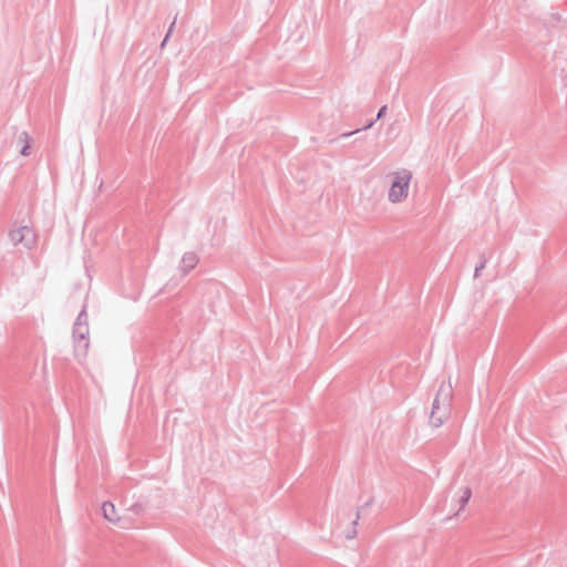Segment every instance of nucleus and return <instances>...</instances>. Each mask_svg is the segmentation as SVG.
Here are the masks:
<instances>
[{
    "label": "nucleus",
    "instance_id": "1",
    "mask_svg": "<svg viewBox=\"0 0 567 567\" xmlns=\"http://www.w3.org/2000/svg\"><path fill=\"white\" fill-rule=\"evenodd\" d=\"M412 173L409 169H398L389 175V200L401 203L408 198Z\"/></svg>",
    "mask_w": 567,
    "mask_h": 567
},
{
    "label": "nucleus",
    "instance_id": "2",
    "mask_svg": "<svg viewBox=\"0 0 567 567\" xmlns=\"http://www.w3.org/2000/svg\"><path fill=\"white\" fill-rule=\"evenodd\" d=\"M9 239L16 247L32 250L38 244V233L33 227L21 225L10 230Z\"/></svg>",
    "mask_w": 567,
    "mask_h": 567
},
{
    "label": "nucleus",
    "instance_id": "3",
    "mask_svg": "<svg viewBox=\"0 0 567 567\" xmlns=\"http://www.w3.org/2000/svg\"><path fill=\"white\" fill-rule=\"evenodd\" d=\"M472 497V491L468 486H461L458 487L453 495L451 496L449 501V512L456 516L462 511H464L465 506L467 505L468 501Z\"/></svg>",
    "mask_w": 567,
    "mask_h": 567
},
{
    "label": "nucleus",
    "instance_id": "4",
    "mask_svg": "<svg viewBox=\"0 0 567 567\" xmlns=\"http://www.w3.org/2000/svg\"><path fill=\"white\" fill-rule=\"evenodd\" d=\"M441 399H443V403L449 399V391L443 386L439 389L437 395L433 402L432 413L430 416V421L433 426H440L444 421V415L440 413Z\"/></svg>",
    "mask_w": 567,
    "mask_h": 567
},
{
    "label": "nucleus",
    "instance_id": "5",
    "mask_svg": "<svg viewBox=\"0 0 567 567\" xmlns=\"http://www.w3.org/2000/svg\"><path fill=\"white\" fill-rule=\"evenodd\" d=\"M102 512L105 519L114 525H118L121 523V515L118 514L115 505L111 502H105L102 505Z\"/></svg>",
    "mask_w": 567,
    "mask_h": 567
},
{
    "label": "nucleus",
    "instance_id": "6",
    "mask_svg": "<svg viewBox=\"0 0 567 567\" xmlns=\"http://www.w3.org/2000/svg\"><path fill=\"white\" fill-rule=\"evenodd\" d=\"M182 262L185 267V270L188 271V270L195 268V266L198 262V258L195 254L187 252L183 256Z\"/></svg>",
    "mask_w": 567,
    "mask_h": 567
},
{
    "label": "nucleus",
    "instance_id": "7",
    "mask_svg": "<svg viewBox=\"0 0 567 567\" xmlns=\"http://www.w3.org/2000/svg\"><path fill=\"white\" fill-rule=\"evenodd\" d=\"M18 145L21 146V154L27 155L29 148V141L25 134H21L18 136Z\"/></svg>",
    "mask_w": 567,
    "mask_h": 567
},
{
    "label": "nucleus",
    "instance_id": "8",
    "mask_svg": "<svg viewBox=\"0 0 567 567\" xmlns=\"http://www.w3.org/2000/svg\"><path fill=\"white\" fill-rule=\"evenodd\" d=\"M485 264H486V262H485V260H483V261L481 262V265L476 267V269H475V277H477V276H478V272H480L482 269H484V268H485Z\"/></svg>",
    "mask_w": 567,
    "mask_h": 567
},
{
    "label": "nucleus",
    "instance_id": "9",
    "mask_svg": "<svg viewBox=\"0 0 567 567\" xmlns=\"http://www.w3.org/2000/svg\"><path fill=\"white\" fill-rule=\"evenodd\" d=\"M385 109H386V107H385V106H383V107L379 111V113H378V118H380V117L383 115V113H384Z\"/></svg>",
    "mask_w": 567,
    "mask_h": 567
},
{
    "label": "nucleus",
    "instance_id": "10",
    "mask_svg": "<svg viewBox=\"0 0 567 567\" xmlns=\"http://www.w3.org/2000/svg\"><path fill=\"white\" fill-rule=\"evenodd\" d=\"M359 519V512H355V515H354V523H357V520Z\"/></svg>",
    "mask_w": 567,
    "mask_h": 567
}]
</instances>
